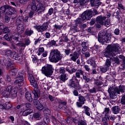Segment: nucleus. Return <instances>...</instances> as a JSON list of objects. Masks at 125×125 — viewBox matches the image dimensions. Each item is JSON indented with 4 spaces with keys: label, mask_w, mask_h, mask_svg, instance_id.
Instances as JSON below:
<instances>
[{
    "label": "nucleus",
    "mask_w": 125,
    "mask_h": 125,
    "mask_svg": "<svg viewBox=\"0 0 125 125\" xmlns=\"http://www.w3.org/2000/svg\"><path fill=\"white\" fill-rule=\"evenodd\" d=\"M10 3L12 5H13V6L14 7V8H17L18 7H19V5L17 4V3L14 2H12L11 1Z\"/></svg>",
    "instance_id": "obj_60"
},
{
    "label": "nucleus",
    "mask_w": 125,
    "mask_h": 125,
    "mask_svg": "<svg viewBox=\"0 0 125 125\" xmlns=\"http://www.w3.org/2000/svg\"><path fill=\"white\" fill-rule=\"evenodd\" d=\"M28 7H29L32 11H37L38 6H37L36 1L35 0H32L31 4L28 5Z\"/></svg>",
    "instance_id": "obj_19"
},
{
    "label": "nucleus",
    "mask_w": 125,
    "mask_h": 125,
    "mask_svg": "<svg viewBox=\"0 0 125 125\" xmlns=\"http://www.w3.org/2000/svg\"><path fill=\"white\" fill-rule=\"evenodd\" d=\"M65 67H62L60 68V73L62 74V75H63V74H65L66 73V70H65Z\"/></svg>",
    "instance_id": "obj_54"
},
{
    "label": "nucleus",
    "mask_w": 125,
    "mask_h": 125,
    "mask_svg": "<svg viewBox=\"0 0 125 125\" xmlns=\"http://www.w3.org/2000/svg\"><path fill=\"white\" fill-rule=\"evenodd\" d=\"M119 48L120 44L118 43L108 45L106 47V50L103 53V55L106 58L112 59V57L116 56L119 53Z\"/></svg>",
    "instance_id": "obj_1"
},
{
    "label": "nucleus",
    "mask_w": 125,
    "mask_h": 125,
    "mask_svg": "<svg viewBox=\"0 0 125 125\" xmlns=\"http://www.w3.org/2000/svg\"><path fill=\"white\" fill-rule=\"evenodd\" d=\"M42 74H43L48 78H50V76L54 72V68L51 64H47L46 66H43L42 69Z\"/></svg>",
    "instance_id": "obj_5"
},
{
    "label": "nucleus",
    "mask_w": 125,
    "mask_h": 125,
    "mask_svg": "<svg viewBox=\"0 0 125 125\" xmlns=\"http://www.w3.org/2000/svg\"><path fill=\"white\" fill-rule=\"evenodd\" d=\"M62 58H63V56L58 50L54 49L51 51L49 56V60L50 62L57 63L62 60Z\"/></svg>",
    "instance_id": "obj_3"
},
{
    "label": "nucleus",
    "mask_w": 125,
    "mask_h": 125,
    "mask_svg": "<svg viewBox=\"0 0 125 125\" xmlns=\"http://www.w3.org/2000/svg\"><path fill=\"white\" fill-rule=\"evenodd\" d=\"M86 125V123L85 122V121L80 119L78 125Z\"/></svg>",
    "instance_id": "obj_58"
},
{
    "label": "nucleus",
    "mask_w": 125,
    "mask_h": 125,
    "mask_svg": "<svg viewBox=\"0 0 125 125\" xmlns=\"http://www.w3.org/2000/svg\"><path fill=\"white\" fill-rule=\"evenodd\" d=\"M25 35H27V36H28L29 37H31L33 34H34V31L32 29H26L25 31Z\"/></svg>",
    "instance_id": "obj_39"
},
{
    "label": "nucleus",
    "mask_w": 125,
    "mask_h": 125,
    "mask_svg": "<svg viewBox=\"0 0 125 125\" xmlns=\"http://www.w3.org/2000/svg\"><path fill=\"white\" fill-rule=\"evenodd\" d=\"M77 80H74L73 78L68 80L67 84L68 86H71V87H78V83H77Z\"/></svg>",
    "instance_id": "obj_18"
},
{
    "label": "nucleus",
    "mask_w": 125,
    "mask_h": 125,
    "mask_svg": "<svg viewBox=\"0 0 125 125\" xmlns=\"http://www.w3.org/2000/svg\"><path fill=\"white\" fill-rule=\"evenodd\" d=\"M94 83V85H96V86H98L99 85H102V84H103V83H102V82L101 81L98 82L97 81H95Z\"/></svg>",
    "instance_id": "obj_56"
},
{
    "label": "nucleus",
    "mask_w": 125,
    "mask_h": 125,
    "mask_svg": "<svg viewBox=\"0 0 125 125\" xmlns=\"http://www.w3.org/2000/svg\"><path fill=\"white\" fill-rule=\"evenodd\" d=\"M90 4L92 7H94L98 8L99 6L101 5V2L96 0H90Z\"/></svg>",
    "instance_id": "obj_21"
},
{
    "label": "nucleus",
    "mask_w": 125,
    "mask_h": 125,
    "mask_svg": "<svg viewBox=\"0 0 125 125\" xmlns=\"http://www.w3.org/2000/svg\"><path fill=\"white\" fill-rule=\"evenodd\" d=\"M69 56L70 57L71 61L76 62L77 61V59H79L80 55L78 52H74L73 53L70 54Z\"/></svg>",
    "instance_id": "obj_17"
},
{
    "label": "nucleus",
    "mask_w": 125,
    "mask_h": 125,
    "mask_svg": "<svg viewBox=\"0 0 125 125\" xmlns=\"http://www.w3.org/2000/svg\"><path fill=\"white\" fill-rule=\"evenodd\" d=\"M32 112H33V110L29 109H27L26 110H23L22 115V116H23V117H26V116H28V115H30V114H31Z\"/></svg>",
    "instance_id": "obj_37"
},
{
    "label": "nucleus",
    "mask_w": 125,
    "mask_h": 125,
    "mask_svg": "<svg viewBox=\"0 0 125 125\" xmlns=\"http://www.w3.org/2000/svg\"><path fill=\"white\" fill-rule=\"evenodd\" d=\"M125 86L124 85H120L119 87L108 88V93L109 94L111 99H116L117 98V94H121V92L122 93H125Z\"/></svg>",
    "instance_id": "obj_2"
},
{
    "label": "nucleus",
    "mask_w": 125,
    "mask_h": 125,
    "mask_svg": "<svg viewBox=\"0 0 125 125\" xmlns=\"http://www.w3.org/2000/svg\"><path fill=\"white\" fill-rule=\"evenodd\" d=\"M54 10L53 8H50L48 12L47 13V15H51L52 13H53Z\"/></svg>",
    "instance_id": "obj_63"
},
{
    "label": "nucleus",
    "mask_w": 125,
    "mask_h": 125,
    "mask_svg": "<svg viewBox=\"0 0 125 125\" xmlns=\"http://www.w3.org/2000/svg\"><path fill=\"white\" fill-rule=\"evenodd\" d=\"M109 69V67H107L105 65H104V67H103L101 68L100 71L102 73H106V71H108Z\"/></svg>",
    "instance_id": "obj_45"
},
{
    "label": "nucleus",
    "mask_w": 125,
    "mask_h": 125,
    "mask_svg": "<svg viewBox=\"0 0 125 125\" xmlns=\"http://www.w3.org/2000/svg\"><path fill=\"white\" fill-rule=\"evenodd\" d=\"M15 13V9L14 8L10 7V6L8 5V9H7L6 12V14L7 15H12Z\"/></svg>",
    "instance_id": "obj_28"
},
{
    "label": "nucleus",
    "mask_w": 125,
    "mask_h": 125,
    "mask_svg": "<svg viewBox=\"0 0 125 125\" xmlns=\"http://www.w3.org/2000/svg\"><path fill=\"white\" fill-rule=\"evenodd\" d=\"M120 107L117 105L113 106L111 108V111L113 114H114L115 115L119 114V113H120Z\"/></svg>",
    "instance_id": "obj_30"
},
{
    "label": "nucleus",
    "mask_w": 125,
    "mask_h": 125,
    "mask_svg": "<svg viewBox=\"0 0 125 125\" xmlns=\"http://www.w3.org/2000/svg\"><path fill=\"white\" fill-rule=\"evenodd\" d=\"M71 30H73V31H75V32H80L81 31V28L79 26H78V24H75L74 25L72 26L70 28Z\"/></svg>",
    "instance_id": "obj_34"
},
{
    "label": "nucleus",
    "mask_w": 125,
    "mask_h": 125,
    "mask_svg": "<svg viewBox=\"0 0 125 125\" xmlns=\"http://www.w3.org/2000/svg\"><path fill=\"white\" fill-rule=\"evenodd\" d=\"M85 102V98L84 97L79 95L78 102L76 103V105L79 108L83 107V105L84 104Z\"/></svg>",
    "instance_id": "obj_15"
},
{
    "label": "nucleus",
    "mask_w": 125,
    "mask_h": 125,
    "mask_svg": "<svg viewBox=\"0 0 125 125\" xmlns=\"http://www.w3.org/2000/svg\"><path fill=\"white\" fill-rule=\"evenodd\" d=\"M24 78L23 76V74L21 72H19L17 77L16 78L14 81V84H18L19 86H22L24 84Z\"/></svg>",
    "instance_id": "obj_7"
},
{
    "label": "nucleus",
    "mask_w": 125,
    "mask_h": 125,
    "mask_svg": "<svg viewBox=\"0 0 125 125\" xmlns=\"http://www.w3.org/2000/svg\"><path fill=\"white\" fill-rule=\"evenodd\" d=\"M89 0H80V5L81 6H83V5H85L86 2H88Z\"/></svg>",
    "instance_id": "obj_46"
},
{
    "label": "nucleus",
    "mask_w": 125,
    "mask_h": 125,
    "mask_svg": "<svg viewBox=\"0 0 125 125\" xmlns=\"http://www.w3.org/2000/svg\"><path fill=\"white\" fill-rule=\"evenodd\" d=\"M113 61H114V63L117 65H120L121 64V62L120 61V59L118 57H115L113 58Z\"/></svg>",
    "instance_id": "obj_43"
},
{
    "label": "nucleus",
    "mask_w": 125,
    "mask_h": 125,
    "mask_svg": "<svg viewBox=\"0 0 125 125\" xmlns=\"http://www.w3.org/2000/svg\"><path fill=\"white\" fill-rule=\"evenodd\" d=\"M109 121H110V117L105 115L102 119V125H109Z\"/></svg>",
    "instance_id": "obj_24"
},
{
    "label": "nucleus",
    "mask_w": 125,
    "mask_h": 125,
    "mask_svg": "<svg viewBox=\"0 0 125 125\" xmlns=\"http://www.w3.org/2000/svg\"><path fill=\"white\" fill-rule=\"evenodd\" d=\"M114 34L116 36L120 35V29L119 28H116L114 30Z\"/></svg>",
    "instance_id": "obj_62"
},
{
    "label": "nucleus",
    "mask_w": 125,
    "mask_h": 125,
    "mask_svg": "<svg viewBox=\"0 0 125 125\" xmlns=\"http://www.w3.org/2000/svg\"><path fill=\"white\" fill-rule=\"evenodd\" d=\"M87 64H90V65L92 66L93 68H96V66H97L93 58H89V59L87 61Z\"/></svg>",
    "instance_id": "obj_26"
},
{
    "label": "nucleus",
    "mask_w": 125,
    "mask_h": 125,
    "mask_svg": "<svg viewBox=\"0 0 125 125\" xmlns=\"http://www.w3.org/2000/svg\"><path fill=\"white\" fill-rule=\"evenodd\" d=\"M64 52L65 54V55H69L70 53H73V49L69 48L66 49H64Z\"/></svg>",
    "instance_id": "obj_41"
},
{
    "label": "nucleus",
    "mask_w": 125,
    "mask_h": 125,
    "mask_svg": "<svg viewBox=\"0 0 125 125\" xmlns=\"http://www.w3.org/2000/svg\"><path fill=\"white\" fill-rule=\"evenodd\" d=\"M98 40V42H101L103 44L105 43V42L106 43H108V42H110V40L109 39V38L107 37H104V36H102V37H99Z\"/></svg>",
    "instance_id": "obj_23"
},
{
    "label": "nucleus",
    "mask_w": 125,
    "mask_h": 125,
    "mask_svg": "<svg viewBox=\"0 0 125 125\" xmlns=\"http://www.w3.org/2000/svg\"><path fill=\"white\" fill-rule=\"evenodd\" d=\"M26 110H30V108L32 107V104L30 103H25Z\"/></svg>",
    "instance_id": "obj_59"
},
{
    "label": "nucleus",
    "mask_w": 125,
    "mask_h": 125,
    "mask_svg": "<svg viewBox=\"0 0 125 125\" xmlns=\"http://www.w3.org/2000/svg\"><path fill=\"white\" fill-rule=\"evenodd\" d=\"M27 110L26 107V105L25 104H21V111H25Z\"/></svg>",
    "instance_id": "obj_64"
},
{
    "label": "nucleus",
    "mask_w": 125,
    "mask_h": 125,
    "mask_svg": "<svg viewBox=\"0 0 125 125\" xmlns=\"http://www.w3.org/2000/svg\"><path fill=\"white\" fill-rule=\"evenodd\" d=\"M44 10H45V7L43 6L42 3H40L37 5V11L39 14H41L42 12H44Z\"/></svg>",
    "instance_id": "obj_22"
},
{
    "label": "nucleus",
    "mask_w": 125,
    "mask_h": 125,
    "mask_svg": "<svg viewBox=\"0 0 125 125\" xmlns=\"http://www.w3.org/2000/svg\"><path fill=\"white\" fill-rule=\"evenodd\" d=\"M80 27V30L82 32H83V29H85V28H86V25L85 24H80L79 25Z\"/></svg>",
    "instance_id": "obj_53"
},
{
    "label": "nucleus",
    "mask_w": 125,
    "mask_h": 125,
    "mask_svg": "<svg viewBox=\"0 0 125 125\" xmlns=\"http://www.w3.org/2000/svg\"><path fill=\"white\" fill-rule=\"evenodd\" d=\"M4 55L7 57H10L13 59H15V60H19V56L18 54L15 52H13L11 50L7 49L4 51Z\"/></svg>",
    "instance_id": "obj_8"
},
{
    "label": "nucleus",
    "mask_w": 125,
    "mask_h": 125,
    "mask_svg": "<svg viewBox=\"0 0 125 125\" xmlns=\"http://www.w3.org/2000/svg\"><path fill=\"white\" fill-rule=\"evenodd\" d=\"M48 25H49V21H47L44 23L42 26H34V28L36 29L38 32H43V31H46L47 30Z\"/></svg>",
    "instance_id": "obj_12"
},
{
    "label": "nucleus",
    "mask_w": 125,
    "mask_h": 125,
    "mask_svg": "<svg viewBox=\"0 0 125 125\" xmlns=\"http://www.w3.org/2000/svg\"><path fill=\"white\" fill-rule=\"evenodd\" d=\"M106 19H107L106 17L100 15L96 18V22L100 24V25H106V24H107Z\"/></svg>",
    "instance_id": "obj_13"
},
{
    "label": "nucleus",
    "mask_w": 125,
    "mask_h": 125,
    "mask_svg": "<svg viewBox=\"0 0 125 125\" xmlns=\"http://www.w3.org/2000/svg\"><path fill=\"white\" fill-rule=\"evenodd\" d=\"M11 85H9L2 92L3 96L4 97H9L10 96V89H11Z\"/></svg>",
    "instance_id": "obj_20"
},
{
    "label": "nucleus",
    "mask_w": 125,
    "mask_h": 125,
    "mask_svg": "<svg viewBox=\"0 0 125 125\" xmlns=\"http://www.w3.org/2000/svg\"><path fill=\"white\" fill-rule=\"evenodd\" d=\"M121 103L122 105H125V93L122 96Z\"/></svg>",
    "instance_id": "obj_49"
},
{
    "label": "nucleus",
    "mask_w": 125,
    "mask_h": 125,
    "mask_svg": "<svg viewBox=\"0 0 125 125\" xmlns=\"http://www.w3.org/2000/svg\"><path fill=\"white\" fill-rule=\"evenodd\" d=\"M84 109V113L87 116H90V108L87 106H83V107Z\"/></svg>",
    "instance_id": "obj_33"
},
{
    "label": "nucleus",
    "mask_w": 125,
    "mask_h": 125,
    "mask_svg": "<svg viewBox=\"0 0 125 125\" xmlns=\"http://www.w3.org/2000/svg\"><path fill=\"white\" fill-rule=\"evenodd\" d=\"M3 62L4 64H5V66H7V67H10V68L12 67V62H11V60H10V59L5 58L3 59Z\"/></svg>",
    "instance_id": "obj_27"
},
{
    "label": "nucleus",
    "mask_w": 125,
    "mask_h": 125,
    "mask_svg": "<svg viewBox=\"0 0 125 125\" xmlns=\"http://www.w3.org/2000/svg\"><path fill=\"white\" fill-rule=\"evenodd\" d=\"M18 88L16 87H13L11 86V89L10 90V97L12 98H16L17 96V90Z\"/></svg>",
    "instance_id": "obj_16"
},
{
    "label": "nucleus",
    "mask_w": 125,
    "mask_h": 125,
    "mask_svg": "<svg viewBox=\"0 0 125 125\" xmlns=\"http://www.w3.org/2000/svg\"><path fill=\"white\" fill-rule=\"evenodd\" d=\"M60 80L63 83H65L68 80V77L66 74H61L60 76Z\"/></svg>",
    "instance_id": "obj_35"
},
{
    "label": "nucleus",
    "mask_w": 125,
    "mask_h": 125,
    "mask_svg": "<svg viewBox=\"0 0 125 125\" xmlns=\"http://www.w3.org/2000/svg\"><path fill=\"white\" fill-rule=\"evenodd\" d=\"M8 9V5H4V6H2L0 8V12H2V13H4V12H6V11Z\"/></svg>",
    "instance_id": "obj_38"
},
{
    "label": "nucleus",
    "mask_w": 125,
    "mask_h": 125,
    "mask_svg": "<svg viewBox=\"0 0 125 125\" xmlns=\"http://www.w3.org/2000/svg\"><path fill=\"white\" fill-rule=\"evenodd\" d=\"M17 74V69H12L11 70V75L12 76H15Z\"/></svg>",
    "instance_id": "obj_50"
},
{
    "label": "nucleus",
    "mask_w": 125,
    "mask_h": 125,
    "mask_svg": "<svg viewBox=\"0 0 125 125\" xmlns=\"http://www.w3.org/2000/svg\"><path fill=\"white\" fill-rule=\"evenodd\" d=\"M111 59H107L105 61L104 66H105V67H107L108 68L110 67V66H111V63H112V62H111Z\"/></svg>",
    "instance_id": "obj_40"
},
{
    "label": "nucleus",
    "mask_w": 125,
    "mask_h": 125,
    "mask_svg": "<svg viewBox=\"0 0 125 125\" xmlns=\"http://www.w3.org/2000/svg\"><path fill=\"white\" fill-rule=\"evenodd\" d=\"M100 120H101V116H98L95 118V121L96 124H99L100 123Z\"/></svg>",
    "instance_id": "obj_57"
},
{
    "label": "nucleus",
    "mask_w": 125,
    "mask_h": 125,
    "mask_svg": "<svg viewBox=\"0 0 125 125\" xmlns=\"http://www.w3.org/2000/svg\"><path fill=\"white\" fill-rule=\"evenodd\" d=\"M25 98L29 102H33V98L32 97V95L29 92H27L25 93Z\"/></svg>",
    "instance_id": "obj_32"
},
{
    "label": "nucleus",
    "mask_w": 125,
    "mask_h": 125,
    "mask_svg": "<svg viewBox=\"0 0 125 125\" xmlns=\"http://www.w3.org/2000/svg\"><path fill=\"white\" fill-rule=\"evenodd\" d=\"M65 71L66 72H68L69 74H74V73H76V72H77L78 70H77V68H72L71 69V67L69 66H67L65 68Z\"/></svg>",
    "instance_id": "obj_29"
},
{
    "label": "nucleus",
    "mask_w": 125,
    "mask_h": 125,
    "mask_svg": "<svg viewBox=\"0 0 125 125\" xmlns=\"http://www.w3.org/2000/svg\"><path fill=\"white\" fill-rule=\"evenodd\" d=\"M123 70H125V57L122 60V64L121 65Z\"/></svg>",
    "instance_id": "obj_61"
},
{
    "label": "nucleus",
    "mask_w": 125,
    "mask_h": 125,
    "mask_svg": "<svg viewBox=\"0 0 125 125\" xmlns=\"http://www.w3.org/2000/svg\"><path fill=\"white\" fill-rule=\"evenodd\" d=\"M10 21V18L8 16H5L4 18V21L5 23H8Z\"/></svg>",
    "instance_id": "obj_47"
},
{
    "label": "nucleus",
    "mask_w": 125,
    "mask_h": 125,
    "mask_svg": "<svg viewBox=\"0 0 125 125\" xmlns=\"http://www.w3.org/2000/svg\"><path fill=\"white\" fill-rule=\"evenodd\" d=\"M83 68H85V71H86V72L90 73L91 70L90 69V67H89V66L88 65H84Z\"/></svg>",
    "instance_id": "obj_48"
},
{
    "label": "nucleus",
    "mask_w": 125,
    "mask_h": 125,
    "mask_svg": "<svg viewBox=\"0 0 125 125\" xmlns=\"http://www.w3.org/2000/svg\"><path fill=\"white\" fill-rule=\"evenodd\" d=\"M28 80L30 82L31 85H32L33 87H34V90L33 91L37 92V90H40V89L38 88V87H39V85H38L37 81H36V80H35V78H34L33 75L29 74Z\"/></svg>",
    "instance_id": "obj_9"
},
{
    "label": "nucleus",
    "mask_w": 125,
    "mask_h": 125,
    "mask_svg": "<svg viewBox=\"0 0 125 125\" xmlns=\"http://www.w3.org/2000/svg\"><path fill=\"white\" fill-rule=\"evenodd\" d=\"M30 43H31V41H30V39H26L24 40V44L25 46H28V45H30Z\"/></svg>",
    "instance_id": "obj_52"
},
{
    "label": "nucleus",
    "mask_w": 125,
    "mask_h": 125,
    "mask_svg": "<svg viewBox=\"0 0 125 125\" xmlns=\"http://www.w3.org/2000/svg\"><path fill=\"white\" fill-rule=\"evenodd\" d=\"M82 118H81V117H75L73 119H72V121L73 122V123H74V124H75V125H78L79 123L80 122V120Z\"/></svg>",
    "instance_id": "obj_42"
},
{
    "label": "nucleus",
    "mask_w": 125,
    "mask_h": 125,
    "mask_svg": "<svg viewBox=\"0 0 125 125\" xmlns=\"http://www.w3.org/2000/svg\"><path fill=\"white\" fill-rule=\"evenodd\" d=\"M3 26V29H2V32L4 34H7V33H9L10 30L9 29H8V27L5 26V25L2 26Z\"/></svg>",
    "instance_id": "obj_44"
},
{
    "label": "nucleus",
    "mask_w": 125,
    "mask_h": 125,
    "mask_svg": "<svg viewBox=\"0 0 125 125\" xmlns=\"http://www.w3.org/2000/svg\"><path fill=\"white\" fill-rule=\"evenodd\" d=\"M99 36H101L102 37H104V38H107V39H109V41H110L111 31L109 29L106 31H102L99 33Z\"/></svg>",
    "instance_id": "obj_14"
},
{
    "label": "nucleus",
    "mask_w": 125,
    "mask_h": 125,
    "mask_svg": "<svg viewBox=\"0 0 125 125\" xmlns=\"http://www.w3.org/2000/svg\"><path fill=\"white\" fill-rule=\"evenodd\" d=\"M83 74H84L83 70L82 69L78 70L75 73V76L74 77L75 80L78 82H79L78 79H82L81 76H83V80H84L86 83L90 82V79L88 78L87 76L84 75Z\"/></svg>",
    "instance_id": "obj_6"
},
{
    "label": "nucleus",
    "mask_w": 125,
    "mask_h": 125,
    "mask_svg": "<svg viewBox=\"0 0 125 125\" xmlns=\"http://www.w3.org/2000/svg\"><path fill=\"white\" fill-rule=\"evenodd\" d=\"M21 35L18 34H14L10 37V39L11 40H15L17 42H20V40H21Z\"/></svg>",
    "instance_id": "obj_25"
},
{
    "label": "nucleus",
    "mask_w": 125,
    "mask_h": 125,
    "mask_svg": "<svg viewBox=\"0 0 125 125\" xmlns=\"http://www.w3.org/2000/svg\"><path fill=\"white\" fill-rule=\"evenodd\" d=\"M0 109H1L2 110H3L4 109H10V106L8 105H6V106H4L3 104H0Z\"/></svg>",
    "instance_id": "obj_51"
},
{
    "label": "nucleus",
    "mask_w": 125,
    "mask_h": 125,
    "mask_svg": "<svg viewBox=\"0 0 125 125\" xmlns=\"http://www.w3.org/2000/svg\"><path fill=\"white\" fill-rule=\"evenodd\" d=\"M33 94H34V101L33 104L35 105L36 108L38 109L39 111H42L43 110L44 108L43 105L42 104L40 101L38 100V99L41 96V91L40 90H38L36 92V91H32Z\"/></svg>",
    "instance_id": "obj_4"
},
{
    "label": "nucleus",
    "mask_w": 125,
    "mask_h": 125,
    "mask_svg": "<svg viewBox=\"0 0 125 125\" xmlns=\"http://www.w3.org/2000/svg\"><path fill=\"white\" fill-rule=\"evenodd\" d=\"M17 31L19 34H22L24 32V24H19L17 27Z\"/></svg>",
    "instance_id": "obj_31"
},
{
    "label": "nucleus",
    "mask_w": 125,
    "mask_h": 125,
    "mask_svg": "<svg viewBox=\"0 0 125 125\" xmlns=\"http://www.w3.org/2000/svg\"><path fill=\"white\" fill-rule=\"evenodd\" d=\"M93 12L91 10H86L84 11L81 15L82 18L84 21L85 20H89L91 17H92V14Z\"/></svg>",
    "instance_id": "obj_10"
},
{
    "label": "nucleus",
    "mask_w": 125,
    "mask_h": 125,
    "mask_svg": "<svg viewBox=\"0 0 125 125\" xmlns=\"http://www.w3.org/2000/svg\"><path fill=\"white\" fill-rule=\"evenodd\" d=\"M29 19V17H20L18 19L16 20V25H22V23H23L24 26H27L25 23H27L28 22V20Z\"/></svg>",
    "instance_id": "obj_11"
},
{
    "label": "nucleus",
    "mask_w": 125,
    "mask_h": 125,
    "mask_svg": "<svg viewBox=\"0 0 125 125\" xmlns=\"http://www.w3.org/2000/svg\"><path fill=\"white\" fill-rule=\"evenodd\" d=\"M83 21H84V20H83L82 17H80V18L77 19L75 21V24L76 25H78V24H82V23H83Z\"/></svg>",
    "instance_id": "obj_36"
},
{
    "label": "nucleus",
    "mask_w": 125,
    "mask_h": 125,
    "mask_svg": "<svg viewBox=\"0 0 125 125\" xmlns=\"http://www.w3.org/2000/svg\"><path fill=\"white\" fill-rule=\"evenodd\" d=\"M33 117L34 119H39L41 117V114L39 112H36L33 114Z\"/></svg>",
    "instance_id": "obj_55"
}]
</instances>
